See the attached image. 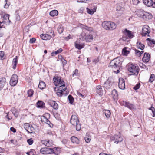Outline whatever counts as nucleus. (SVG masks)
I'll return each mask as SVG.
<instances>
[{
	"label": "nucleus",
	"mask_w": 155,
	"mask_h": 155,
	"mask_svg": "<svg viewBox=\"0 0 155 155\" xmlns=\"http://www.w3.org/2000/svg\"><path fill=\"white\" fill-rule=\"evenodd\" d=\"M96 6L95 5H93V7L90 6L87 8V11L88 14H93L96 12Z\"/></svg>",
	"instance_id": "ddd939ff"
},
{
	"label": "nucleus",
	"mask_w": 155,
	"mask_h": 155,
	"mask_svg": "<svg viewBox=\"0 0 155 155\" xmlns=\"http://www.w3.org/2000/svg\"><path fill=\"white\" fill-rule=\"evenodd\" d=\"M68 98L69 100V103L71 104H72L74 101V98L71 95H69L68 97Z\"/></svg>",
	"instance_id": "09e8293b"
},
{
	"label": "nucleus",
	"mask_w": 155,
	"mask_h": 155,
	"mask_svg": "<svg viewBox=\"0 0 155 155\" xmlns=\"http://www.w3.org/2000/svg\"><path fill=\"white\" fill-rule=\"evenodd\" d=\"M78 94L80 97H84V96H85L84 95H83L80 93L78 92Z\"/></svg>",
	"instance_id": "0e129e2a"
},
{
	"label": "nucleus",
	"mask_w": 155,
	"mask_h": 155,
	"mask_svg": "<svg viewBox=\"0 0 155 155\" xmlns=\"http://www.w3.org/2000/svg\"><path fill=\"white\" fill-rule=\"evenodd\" d=\"M111 85L110 79L109 78H108L104 84V87L107 89H108L110 88L111 87Z\"/></svg>",
	"instance_id": "f3484780"
},
{
	"label": "nucleus",
	"mask_w": 155,
	"mask_h": 155,
	"mask_svg": "<svg viewBox=\"0 0 155 155\" xmlns=\"http://www.w3.org/2000/svg\"><path fill=\"white\" fill-rule=\"evenodd\" d=\"M155 79V75L154 74H152L150 77L149 79V81L150 83H152L153 81H154Z\"/></svg>",
	"instance_id": "a18cd8bd"
},
{
	"label": "nucleus",
	"mask_w": 155,
	"mask_h": 155,
	"mask_svg": "<svg viewBox=\"0 0 155 155\" xmlns=\"http://www.w3.org/2000/svg\"><path fill=\"white\" fill-rule=\"evenodd\" d=\"M41 143L45 146L48 147L51 146L52 145V143L49 140H41Z\"/></svg>",
	"instance_id": "a211bd4d"
},
{
	"label": "nucleus",
	"mask_w": 155,
	"mask_h": 155,
	"mask_svg": "<svg viewBox=\"0 0 155 155\" xmlns=\"http://www.w3.org/2000/svg\"><path fill=\"white\" fill-rule=\"evenodd\" d=\"M150 54L147 53L145 52L144 53L143 57L142 58V61L145 63L148 62L150 59Z\"/></svg>",
	"instance_id": "2eb2a0df"
},
{
	"label": "nucleus",
	"mask_w": 155,
	"mask_h": 155,
	"mask_svg": "<svg viewBox=\"0 0 155 155\" xmlns=\"http://www.w3.org/2000/svg\"><path fill=\"white\" fill-rule=\"evenodd\" d=\"M102 26L106 30H113L116 27V25L114 22L110 21L103 22Z\"/></svg>",
	"instance_id": "7ed1b4c3"
},
{
	"label": "nucleus",
	"mask_w": 155,
	"mask_h": 155,
	"mask_svg": "<svg viewBox=\"0 0 155 155\" xmlns=\"http://www.w3.org/2000/svg\"><path fill=\"white\" fill-rule=\"evenodd\" d=\"M96 92L100 96H101L103 94V90L102 87L101 85H98L96 87Z\"/></svg>",
	"instance_id": "aec40b11"
},
{
	"label": "nucleus",
	"mask_w": 155,
	"mask_h": 155,
	"mask_svg": "<svg viewBox=\"0 0 155 155\" xmlns=\"http://www.w3.org/2000/svg\"><path fill=\"white\" fill-rule=\"evenodd\" d=\"M123 33L126 36L127 38H132L133 35L131 33V31L125 29L123 31Z\"/></svg>",
	"instance_id": "412c9836"
},
{
	"label": "nucleus",
	"mask_w": 155,
	"mask_h": 155,
	"mask_svg": "<svg viewBox=\"0 0 155 155\" xmlns=\"http://www.w3.org/2000/svg\"><path fill=\"white\" fill-rule=\"evenodd\" d=\"M31 125L28 123H25L24 124V128L26 130Z\"/></svg>",
	"instance_id": "8fccbe9b"
},
{
	"label": "nucleus",
	"mask_w": 155,
	"mask_h": 155,
	"mask_svg": "<svg viewBox=\"0 0 155 155\" xmlns=\"http://www.w3.org/2000/svg\"><path fill=\"white\" fill-rule=\"evenodd\" d=\"M128 48H125L123 49L122 53L123 55L127 56L129 53L130 51L127 49Z\"/></svg>",
	"instance_id": "e433bc0d"
},
{
	"label": "nucleus",
	"mask_w": 155,
	"mask_h": 155,
	"mask_svg": "<svg viewBox=\"0 0 155 155\" xmlns=\"http://www.w3.org/2000/svg\"><path fill=\"white\" fill-rule=\"evenodd\" d=\"M66 89V87L64 84H63V85H61L60 86H57L54 88L55 90L56 91H63V92Z\"/></svg>",
	"instance_id": "dca6fc26"
},
{
	"label": "nucleus",
	"mask_w": 155,
	"mask_h": 155,
	"mask_svg": "<svg viewBox=\"0 0 155 155\" xmlns=\"http://www.w3.org/2000/svg\"><path fill=\"white\" fill-rule=\"evenodd\" d=\"M54 83L57 86H60V85H63L64 84V81L63 80H61L60 77L58 76L55 77L53 79Z\"/></svg>",
	"instance_id": "6e6552de"
},
{
	"label": "nucleus",
	"mask_w": 155,
	"mask_h": 155,
	"mask_svg": "<svg viewBox=\"0 0 155 155\" xmlns=\"http://www.w3.org/2000/svg\"><path fill=\"white\" fill-rule=\"evenodd\" d=\"M75 46L76 48L80 50L84 48V45H81L80 44L75 43Z\"/></svg>",
	"instance_id": "58836bf2"
},
{
	"label": "nucleus",
	"mask_w": 155,
	"mask_h": 155,
	"mask_svg": "<svg viewBox=\"0 0 155 155\" xmlns=\"http://www.w3.org/2000/svg\"><path fill=\"white\" fill-rule=\"evenodd\" d=\"M150 32L149 26L147 25H145L143 27L141 35L143 36H146L147 35V36L149 37V34Z\"/></svg>",
	"instance_id": "423d86ee"
},
{
	"label": "nucleus",
	"mask_w": 155,
	"mask_h": 155,
	"mask_svg": "<svg viewBox=\"0 0 155 155\" xmlns=\"http://www.w3.org/2000/svg\"><path fill=\"white\" fill-rule=\"evenodd\" d=\"M146 41H148L151 44H155V40L154 39L148 38L147 39Z\"/></svg>",
	"instance_id": "49530a36"
},
{
	"label": "nucleus",
	"mask_w": 155,
	"mask_h": 155,
	"mask_svg": "<svg viewBox=\"0 0 155 155\" xmlns=\"http://www.w3.org/2000/svg\"><path fill=\"white\" fill-rule=\"evenodd\" d=\"M144 13V14L143 18L144 19L147 20L151 19L152 18V15L150 13L146 12Z\"/></svg>",
	"instance_id": "6ab92c4d"
},
{
	"label": "nucleus",
	"mask_w": 155,
	"mask_h": 155,
	"mask_svg": "<svg viewBox=\"0 0 155 155\" xmlns=\"http://www.w3.org/2000/svg\"><path fill=\"white\" fill-rule=\"evenodd\" d=\"M40 152L43 154H51L54 153L53 150L49 148H42L40 150Z\"/></svg>",
	"instance_id": "0eeeda50"
},
{
	"label": "nucleus",
	"mask_w": 155,
	"mask_h": 155,
	"mask_svg": "<svg viewBox=\"0 0 155 155\" xmlns=\"http://www.w3.org/2000/svg\"><path fill=\"white\" fill-rule=\"evenodd\" d=\"M128 71L132 73V74L137 75L139 73L138 67L137 65L132 64L128 68Z\"/></svg>",
	"instance_id": "39448f33"
},
{
	"label": "nucleus",
	"mask_w": 155,
	"mask_h": 155,
	"mask_svg": "<svg viewBox=\"0 0 155 155\" xmlns=\"http://www.w3.org/2000/svg\"><path fill=\"white\" fill-rule=\"evenodd\" d=\"M58 14V12L56 10H54L51 11L50 12V15L52 17L56 16Z\"/></svg>",
	"instance_id": "f704fd0d"
},
{
	"label": "nucleus",
	"mask_w": 155,
	"mask_h": 155,
	"mask_svg": "<svg viewBox=\"0 0 155 155\" xmlns=\"http://www.w3.org/2000/svg\"><path fill=\"white\" fill-rule=\"evenodd\" d=\"M149 109L152 110L153 113V117H154L155 116V110L153 105H152L151 107L149 108Z\"/></svg>",
	"instance_id": "de8ad7c7"
},
{
	"label": "nucleus",
	"mask_w": 155,
	"mask_h": 155,
	"mask_svg": "<svg viewBox=\"0 0 155 155\" xmlns=\"http://www.w3.org/2000/svg\"><path fill=\"white\" fill-rule=\"evenodd\" d=\"M5 151V150L0 147V153H4Z\"/></svg>",
	"instance_id": "774afa93"
},
{
	"label": "nucleus",
	"mask_w": 155,
	"mask_h": 155,
	"mask_svg": "<svg viewBox=\"0 0 155 155\" xmlns=\"http://www.w3.org/2000/svg\"><path fill=\"white\" fill-rule=\"evenodd\" d=\"M27 94L28 97H32L33 95L34 91L31 89H30L27 91Z\"/></svg>",
	"instance_id": "ea45409f"
},
{
	"label": "nucleus",
	"mask_w": 155,
	"mask_h": 155,
	"mask_svg": "<svg viewBox=\"0 0 155 155\" xmlns=\"http://www.w3.org/2000/svg\"><path fill=\"white\" fill-rule=\"evenodd\" d=\"M118 86L119 88L121 89L124 90L125 88V81L123 78H120L119 79Z\"/></svg>",
	"instance_id": "4468645a"
},
{
	"label": "nucleus",
	"mask_w": 155,
	"mask_h": 155,
	"mask_svg": "<svg viewBox=\"0 0 155 155\" xmlns=\"http://www.w3.org/2000/svg\"><path fill=\"white\" fill-rule=\"evenodd\" d=\"M58 32L60 34L61 33L63 32V27L62 25H59L58 28Z\"/></svg>",
	"instance_id": "c03bdc74"
},
{
	"label": "nucleus",
	"mask_w": 155,
	"mask_h": 155,
	"mask_svg": "<svg viewBox=\"0 0 155 155\" xmlns=\"http://www.w3.org/2000/svg\"><path fill=\"white\" fill-rule=\"evenodd\" d=\"M140 66L143 69H146L147 70H148V68L146 66L143 64V63H140L139 64Z\"/></svg>",
	"instance_id": "603ef678"
},
{
	"label": "nucleus",
	"mask_w": 155,
	"mask_h": 155,
	"mask_svg": "<svg viewBox=\"0 0 155 155\" xmlns=\"http://www.w3.org/2000/svg\"><path fill=\"white\" fill-rule=\"evenodd\" d=\"M140 87V84H137L134 87V89L136 90L138 89Z\"/></svg>",
	"instance_id": "052dcab7"
},
{
	"label": "nucleus",
	"mask_w": 155,
	"mask_h": 155,
	"mask_svg": "<svg viewBox=\"0 0 155 155\" xmlns=\"http://www.w3.org/2000/svg\"><path fill=\"white\" fill-rule=\"evenodd\" d=\"M36 39L35 38H33L30 39V42L31 43H33L35 42Z\"/></svg>",
	"instance_id": "680f3d73"
},
{
	"label": "nucleus",
	"mask_w": 155,
	"mask_h": 155,
	"mask_svg": "<svg viewBox=\"0 0 155 155\" xmlns=\"http://www.w3.org/2000/svg\"><path fill=\"white\" fill-rule=\"evenodd\" d=\"M78 74V70L77 69H75V70L73 72L72 76L74 77L75 76H77Z\"/></svg>",
	"instance_id": "5fc2aeb1"
},
{
	"label": "nucleus",
	"mask_w": 155,
	"mask_h": 155,
	"mask_svg": "<svg viewBox=\"0 0 155 155\" xmlns=\"http://www.w3.org/2000/svg\"><path fill=\"white\" fill-rule=\"evenodd\" d=\"M48 119L45 116H42L41 118V121L45 123Z\"/></svg>",
	"instance_id": "864d4df0"
},
{
	"label": "nucleus",
	"mask_w": 155,
	"mask_h": 155,
	"mask_svg": "<svg viewBox=\"0 0 155 155\" xmlns=\"http://www.w3.org/2000/svg\"><path fill=\"white\" fill-rule=\"evenodd\" d=\"M54 34H52V35H51L49 34H42L40 35L41 38L44 40H50L51 38L54 37Z\"/></svg>",
	"instance_id": "9b49d317"
},
{
	"label": "nucleus",
	"mask_w": 155,
	"mask_h": 155,
	"mask_svg": "<svg viewBox=\"0 0 155 155\" xmlns=\"http://www.w3.org/2000/svg\"><path fill=\"white\" fill-rule=\"evenodd\" d=\"M124 105L126 107H127L130 110H136V108H135V106L132 104H130L129 103L125 102H124Z\"/></svg>",
	"instance_id": "5701e85b"
},
{
	"label": "nucleus",
	"mask_w": 155,
	"mask_h": 155,
	"mask_svg": "<svg viewBox=\"0 0 155 155\" xmlns=\"http://www.w3.org/2000/svg\"><path fill=\"white\" fill-rule=\"evenodd\" d=\"M8 0H5V5L4 7L5 8H8V7L9 6V4H7V2L8 1Z\"/></svg>",
	"instance_id": "bf43d9fd"
},
{
	"label": "nucleus",
	"mask_w": 155,
	"mask_h": 155,
	"mask_svg": "<svg viewBox=\"0 0 155 155\" xmlns=\"http://www.w3.org/2000/svg\"><path fill=\"white\" fill-rule=\"evenodd\" d=\"M84 139L85 142L87 143H89L91 140V137L89 136L86 135Z\"/></svg>",
	"instance_id": "37998d69"
},
{
	"label": "nucleus",
	"mask_w": 155,
	"mask_h": 155,
	"mask_svg": "<svg viewBox=\"0 0 155 155\" xmlns=\"http://www.w3.org/2000/svg\"><path fill=\"white\" fill-rule=\"evenodd\" d=\"M110 139L114 141V143L117 144L119 142H121L123 140V138L120 135H114Z\"/></svg>",
	"instance_id": "9d476101"
},
{
	"label": "nucleus",
	"mask_w": 155,
	"mask_h": 155,
	"mask_svg": "<svg viewBox=\"0 0 155 155\" xmlns=\"http://www.w3.org/2000/svg\"><path fill=\"white\" fill-rule=\"evenodd\" d=\"M112 96L113 98L114 99H116L118 97V94L117 91L115 89H114L112 92Z\"/></svg>",
	"instance_id": "cd10ccee"
},
{
	"label": "nucleus",
	"mask_w": 155,
	"mask_h": 155,
	"mask_svg": "<svg viewBox=\"0 0 155 155\" xmlns=\"http://www.w3.org/2000/svg\"><path fill=\"white\" fill-rule=\"evenodd\" d=\"M133 3L134 5H137L140 2L138 0H132Z\"/></svg>",
	"instance_id": "13d9d810"
},
{
	"label": "nucleus",
	"mask_w": 155,
	"mask_h": 155,
	"mask_svg": "<svg viewBox=\"0 0 155 155\" xmlns=\"http://www.w3.org/2000/svg\"><path fill=\"white\" fill-rule=\"evenodd\" d=\"M143 53V51H140L137 50H135V53L136 55V56L138 57H140L142 54Z\"/></svg>",
	"instance_id": "a19ab883"
},
{
	"label": "nucleus",
	"mask_w": 155,
	"mask_h": 155,
	"mask_svg": "<svg viewBox=\"0 0 155 155\" xmlns=\"http://www.w3.org/2000/svg\"><path fill=\"white\" fill-rule=\"evenodd\" d=\"M80 27L83 29V33H85L87 31L88 32H92L93 31V29L92 28L89 27L85 25L80 24Z\"/></svg>",
	"instance_id": "f8f14e48"
},
{
	"label": "nucleus",
	"mask_w": 155,
	"mask_h": 155,
	"mask_svg": "<svg viewBox=\"0 0 155 155\" xmlns=\"http://www.w3.org/2000/svg\"><path fill=\"white\" fill-rule=\"evenodd\" d=\"M47 33H48V34H49L51 35H52L53 34H54L53 31L51 29H50L49 31L47 32Z\"/></svg>",
	"instance_id": "e2e57ef3"
},
{
	"label": "nucleus",
	"mask_w": 155,
	"mask_h": 155,
	"mask_svg": "<svg viewBox=\"0 0 155 155\" xmlns=\"http://www.w3.org/2000/svg\"><path fill=\"white\" fill-rule=\"evenodd\" d=\"M37 106L38 107L43 108L45 106V103L41 101H38L37 103Z\"/></svg>",
	"instance_id": "72a5a7b5"
},
{
	"label": "nucleus",
	"mask_w": 155,
	"mask_h": 155,
	"mask_svg": "<svg viewBox=\"0 0 155 155\" xmlns=\"http://www.w3.org/2000/svg\"><path fill=\"white\" fill-rule=\"evenodd\" d=\"M143 3L147 6H152L153 5L152 0H143Z\"/></svg>",
	"instance_id": "393cba45"
},
{
	"label": "nucleus",
	"mask_w": 155,
	"mask_h": 155,
	"mask_svg": "<svg viewBox=\"0 0 155 155\" xmlns=\"http://www.w3.org/2000/svg\"><path fill=\"white\" fill-rule=\"evenodd\" d=\"M137 48L143 50L144 49L145 46L143 44H142L141 42H138L137 43Z\"/></svg>",
	"instance_id": "7c9ffc66"
},
{
	"label": "nucleus",
	"mask_w": 155,
	"mask_h": 155,
	"mask_svg": "<svg viewBox=\"0 0 155 155\" xmlns=\"http://www.w3.org/2000/svg\"><path fill=\"white\" fill-rule=\"evenodd\" d=\"M20 17L19 15H17L16 16V19L17 21H19L20 20Z\"/></svg>",
	"instance_id": "69168bd1"
},
{
	"label": "nucleus",
	"mask_w": 155,
	"mask_h": 155,
	"mask_svg": "<svg viewBox=\"0 0 155 155\" xmlns=\"http://www.w3.org/2000/svg\"><path fill=\"white\" fill-rule=\"evenodd\" d=\"M5 58L4 52L2 51H0V59H3Z\"/></svg>",
	"instance_id": "3c124183"
},
{
	"label": "nucleus",
	"mask_w": 155,
	"mask_h": 155,
	"mask_svg": "<svg viewBox=\"0 0 155 155\" xmlns=\"http://www.w3.org/2000/svg\"><path fill=\"white\" fill-rule=\"evenodd\" d=\"M70 123L74 126H75L76 129L77 131H79L81 128V125L79 123L78 119L76 115H73L71 116L70 120Z\"/></svg>",
	"instance_id": "f03ea898"
},
{
	"label": "nucleus",
	"mask_w": 155,
	"mask_h": 155,
	"mask_svg": "<svg viewBox=\"0 0 155 155\" xmlns=\"http://www.w3.org/2000/svg\"><path fill=\"white\" fill-rule=\"evenodd\" d=\"M50 105L53 108L55 109H57L58 108V104L55 101H51L50 102Z\"/></svg>",
	"instance_id": "a878e982"
},
{
	"label": "nucleus",
	"mask_w": 155,
	"mask_h": 155,
	"mask_svg": "<svg viewBox=\"0 0 155 155\" xmlns=\"http://www.w3.org/2000/svg\"><path fill=\"white\" fill-rule=\"evenodd\" d=\"M34 130L35 129L31 125L27 131L28 132L31 133H32L34 131Z\"/></svg>",
	"instance_id": "79ce46f5"
},
{
	"label": "nucleus",
	"mask_w": 155,
	"mask_h": 155,
	"mask_svg": "<svg viewBox=\"0 0 155 155\" xmlns=\"http://www.w3.org/2000/svg\"><path fill=\"white\" fill-rule=\"evenodd\" d=\"M17 56H16L13 60L12 65V68L14 69L16 68V67L17 63Z\"/></svg>",
	"instance_id": "bb28decb"
},
{
	"label": "nucleus",
	"mask_w": 155,
	"mask_h": 155,
	"mask_svg": "<svg viewBox=\"0 0 155 155\" xmlns=\"http://www.w3.org/2000/svg\"><path fill=\"white\" fill-rule=\"evenodd\" d=\"M71 141L74 143L77 144H78L79 143V139L77 137L73 136L71 138Z\"/></svg>",
	"instance_id": "c85d7f7f"
},
{
	"label": "nucleus",
	"mask_w": 155,
	"mask_h": 155,
	"mask_svg": "<svg viewBox=\"0 0 155 155\" xmlns=\"http://www.w3.org/2000/svg\"><path fill=\"white\" fill-rule=\"evenodd\" d=\"M27 142L29 145H31L32 144L33 141L32 138H31L27 140Z\"/></svg>",
	"instance_id": "6e6d98bb"
},
{
	"label": "nucleus",
	"mask_w": 155,
	"mask_h": 155,
	"mask_svg": "<svg viewBox=\"0 0 155 155\" xmlns=\"http://www.w3.org/2000/svg\"><path fill=\"white\" fill-rule=\"evenodd\" d=\"M81 35L85 39L87 42H91L93 39L92 32H88L85 33H82Z\"/></svg>",
	"instance_id": "20e7f679"
},
{
	"label": "nucleus",
	"mask_w": 155,
	"mask_h": 155,
	"mask_svg": "<svg viewBox=\"0 0 155 155\" xmlns=\"http://www.w3.org/2000/svg\"><path fill=\"white\" fill-rule=\"evenodd\" d=\"M63 94H64V93L63 92V91H58V92H56V94H57V95L58 96H59V97H61Z\"/></svg>",
	"instance_id": "4d7b16f0"
},
{
	"label": "nucleus",
	"mask_w": 155,
	"mask_h": 155,
	"mask_svg": "<svg viewBox=\"0 0 155 155\" xmlns=\"http://www.w3.org/2000/svg\"><path fill=\"white\" fill-rule=\"evenodd\" d=\"M18 81V77L16 74H13L11 78L10 81V84L12 86H15V85Z\"/></svg>",
	"instance_id": "1a4fd4ad"
},
{
	"label": "nucleus",
	"mask_w": 155,
	"mask_h": 155,
	"mask_svg": "<svg viewBox=\"0 0 155 155\" xmlns=\"http://www.w3.org/2000/svg\"><path fill=\"white\" fill-rule=\"evenodd\" d=\"M12 113L14 114V116L17 117L18 114V113L17 110H16L15 108H12L11 110Z\"/></svg>",
	"instance_id": "c9c22d12"
},
{
	"label": "nucleus",
	"mask_w": 155,
	"mask_h": 155,
	"mask_svg": "<svg viewBox=\"0 0 155 155\" xmlns=\"http://www.w3.org/2000/svg\"><path fill=\"white\" fill-rule=\"evenodd\" d=\"M9 17V15L8 14H5L3 17L4 22L7 25L9 24L10 22Z\"/></svg>",
	"instance_id": "4be33fe9"
},
{
	"label": "nucleus",
	"mask_w": 155,
	"mask_h": 155,
	"mask_svg": "<svg viewBox=\"0 0 155 155\" xmlns=\"http://www.w3.org/2000/svg\"><path fill=\"white\" fill-rule=\"evenodd\" d=\"M6 80L5 78H1L0 81V88L1 89L2 88L4 85L5 84Z\"/></svg>",
	"instance_id": "c756f323"
},
{
	"label": "nucleus",
	"mask_w": 155,
	"mask_h": 155,
	"mask_svg": "<svg viewBox=\"0 0 155 155\" xmlns=\"http://www.w3.org/2000/svg\"><path fill=\"white\" fill-rule=\"evenodd\" d=\"M121 64V62L120 61V58H117L111 61L110 63L109 66L112 68L117 69L116 73L117 74L120 72L119 69Z\"/></svg>",
	"instance_id": "f257e3e1"
},
{
	"label": "nucleus",
	"mask_w": 155,
	"mask_h": 155,
	"mask_svg": "<svg viewBox=\"0 0 155 155\" xmlns=\"http://www.w3.org/2000/svg\"><path fill=\"white\" fill-rule=\"evenodd\" d=\"M145 12L143 10H139L137 11L136 13L138 16L143 18Z\"/></svg>",
	"instance_id": "b1692460"
},
{
	"label": "nucleus",
	"mask_w": 155,
	"mask_h": 155,
	"mask_svg": "<svg viewBox=\"0 0 155 155\" xmlns=\"http://www.w3.org/2000/svg\"><path fill=\"white\" fill-rule=\"evenodd\" d=\"M103 113L105 114L107 118H109L110 117L111 114L110 110H103Z\"/></svg>",
	"instance_id": "2f4dec72"
},
{
	"label": "nucleus",
	"mask_w": 155,
	"mask_h": 155,
	"mask_svg": "<svg viewBox=\"0 0 155 155\" xmlns=\"http://www.w3.org/2000/svg\"><path fill=\"white\" fill-rule=\"evenodd\" d=\"M62 51V49L61 48H60L55 52H52L51 53V55L52 56H54L55 55L61 53Z\"/></svg>",
	"instance_id": "4c0bfd02"
},
{
	"label": "nucleus",
	"mask_w": 155,
	"mask_h": 155,
	"mask_svg": "<svg viewBox=\"0 0 155 155\" xmlns=\"http://www.w3.org/2000/svg\"><path fill=\"white\" fill-rule=\"evenodd\" d=\"M10 130L12 131L13 132H15L16 131V129L13 127H11Z\"/></svg>",
	"instance_id": "338daca9"
},
{
	"label": "nucleus",
	"mask_w": 155,
	"mask_h": 155,
	"mask_svg": "<svg viewBox=\"0 0 155 155\" xmlns=\"http://www.w3.org/2000/svg\"><path fill=\"white\" fill-rule=\"evenodd\" d=\"M46 87V84L45 82L43 81H41L40 82L38 87L41 89H42L45 88Z\"/></svg>",
	"instance_id": "473e14b6"
}]
</instances>
